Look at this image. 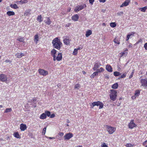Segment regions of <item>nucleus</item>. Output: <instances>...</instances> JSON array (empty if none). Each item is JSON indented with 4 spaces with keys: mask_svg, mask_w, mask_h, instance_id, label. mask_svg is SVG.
I'll return each instance as SVG.
<instances>
[{
    "mask_svg": "<svg viewBox=\"0 0 147 147\" xmlns=\"http://www.w3.org/2000/svg\"><path fill=\"white\" fill-rule=\"evenodd\" d=\"M77 50V51H78V50H80L81 49H82V48H81L80 47H78V48L77 49H76Z\"/></svg>",
    "mask_w": 147,
    "mask_h": 147,
    "instance_id": "obj_62",
    "label": "nucleus"
},
{
    "mask_svg": "<svg viewBox=\"0 0 147 147\" xmlns=\"http://www.w3.org/2000/svg\"><path fill=\"white\" fill-rule=\"evenodd\" d=\"M52 44L54 48L59 50L62 46V43L60 41L58 37H56L52 41Z\"/></svg>",
    "mask_w": 147,
    "mask_h": 147,
    "instance_id": "obj_1",
    "label": "nucleus"
},
{
    "mask_svg": "<svg viewBox=\"0 0 147 147\" xmlns=\"http://www.w3.org/2000/svg\"><path fill=\"white\" fill-rule=\"evenodd\" d=\"M46 114L45 113H43L40 116V118L41 119H44L46 118Z\"/></svg>",
    "mask_w": 147,
    "mask_h": 147,
    "instance_id": "obj_25",
    "label": "nucleus"
},
{
    "mask_svg": "<svg viewBox=\"0 0 147 147\" xmlns=\"http://www.w3.org/2000/svg\"><path fill=\"white\" fill-rule=\"evenodd\" d=\"M62 59V54L61 53H59L57 57L56 58V59L58 61H60Z\"/></svg>",
    "mask_w": 147,
    "mask_h": 147,
    "instance_id": "obj_17",
    "label": "nucleus"
},
{
    "mask_svg": "<svg viewBox=\"0 0 147 147\" xmlns=\"http://www.w3.org/2000/svg\"><path fill=\"white\" fill-rule=\"evenodd\" d=\"M5 62H6V63H8L9 62H11V61H10V60H6L5 61Z\"/></svg>",
    "mask_w": 147,
    "mask_h": 147,
    "instance_id": "obj_60",
    "label": "nucleus"
},
{
    "mask_svg": "<svg viewBox=\"0 0 147 147\" xmlns=\"http://www.w3.org/2000/svg\"><path fill=\"white\" fill-rule=\"evenodd\" d=\"M105 78L106 79H109V76L108 75H106L105 76Z\"/></svg>",
    "mask_w": 147,
    "mask_h": 147,
    "instance_id": "obj_59",
    "label": "nucleus"
},
{
    "mask_svg": "<svg viewBox=\"0 0 147 147\" xmlns=\"http://www.w3.org/2000/svg\"><path fill=\"white\" fill-rule=\"evenodd\" d=\"M45 113L46 114V116H48V117H49L51 115V112L48 111H45Z\"/></svg>",
    "mask_w": 147,
    "mask_h": 147,
    "instance_id": "obj_36",
    "label": "nucleus"
},
{
    "mask_svg": "<svg viewBox=\"0 0 147 147\" xmlns=\"http://www.w3.org/2000/svg\"><path fill=\"white\" fill-rule=\"evenodd\" d=\"M86 7V4H84L83 5H78L75 8L74 11L75 12H77Z\"/></svg>",
    "mask_w": 147,
    "mask_h": 147,
    "instance_id": "obj_5",
    "label": "nucleus"
},
{
    "mask_svg": "<svg viewBox=\"0 0 147 147\" xmlns=\"http://www.w3.org/2000/svg\"><path fill=\"white\" fill-rule=\"evenodd\" d=\"M118 87V84L117 83L113 84L112 86V88L113 89H117Z\"/></svg>",
    "mask_w": 147,
    "mask_h": 147,
    "instance_id": "obj_28",
    "label": "nucleus"
},
{
    "mask_svg": "<svg viewBox=\"0 0 147 147\" xmlns=\"http://www.w3.org/2000/svg\"><path fill=\"white\" fill-rule=\"evenodd\" d=\"M15 56L18 58H20L24 56L23 54L22 53H17L15 55Z\"/></svg>",
    "mask_w": 147,
    "mask_h": 147,
    "instance_id": "obj_23",
    "label": "nucleus"
},
{
    "mask_svg": "<svg viewBox=\"0 0 147 147\" xmlns=\"http://www.w3.org/2000/svg\"><path fill=\"white\" fill-rule=\"evenodd\" d=\"M144 47L146 50H147V43L145 44L144 45Z\"/></svg>",
    "mask_w": 147,
    "mask_h": 147,
    "instance_id": "obj_51",
    "label": "nucleus"
},
{
    "mask_svg": "<svg viewBox=\"0 0 147 147\" xmlns=\"http://www.w3.org/2000/svg\"><path fill=\"white\" fill-rule=\"evenodd\" d=\"M78 53L77 50L76 49H74V51L73 53V55H77Z\"/></svg>",
    "mask_w": 147,
    "mask_h": 147,
    "instance_id": "obj_39",
    "label": "nucleus"
},
{
    "mask_svg": "<svg viewBox=\"0 0 147 147\" xmlns=\"http://www.w3.org/2000/svg\"><path fill=\"white\" fill-rule=\"evenodd\" d=\"M134 70H133V71L131 73V74L130 75V76H129V79H130V78H131L133 76V74L134 73Z\"/></svg>",
    "mask_w": 147,
    "mask_h": 147,
    "instance_id": "obj_47",
    "label": "nucleus"
},
{
    "mask_svg": "<svg viewBox=\"0 0 147 147\" xmlns=\"http://www.w3.org/2000/svg\"><path fill=\"white\" fill-rule=\"evenodd\" d=\"M101 147H108V146L106 143H103L101 145Z\"/></svg>",
    "mask_w": 147,
    "mask_h": 147,
    "instance_id": "obj_42",
    "label": "nucleus"
},
{
    "mask_svg": "<svg viewBox=\"0 0 147 147\" xmlns=\"http://www.w3.org/2000/svg\"><path fill=\"white\" fill-rule=\"evenodd\" d=\"M128 126L129 128L130 129H132L134 127H136V125L134 123V120H131L130 123H129Z\"/></svg>",
    "mask_w": 147,
    "mask_h": 147,
    "instance_id": "obj_10",
    "label": "nucleus"
},
{
    "mask_svg": "<svg viewBox=\"0 0 147 147\" xmlns=\"http://www.w3.org/2000/svg\"><path fill=\"white\" fill-rule=\"evenodd\" d=\"M57 86L59 87V86H61V84H58L57 85Z\"/></svg>",
    "mask_w": 147,
    "mask_h": 147,
    "instance_id": "obj_63",
    "label": "nucleus"
},
{
    "mask_svg": "<svg viewBox=\"0 0 147 147\" xmlns=\"http://www.w3.org/2000/svg\"><path fill=\"white\" fill-rule=\"evenodd\" d=\"M126 74H123V75H121L120 77L118 78V79H120L121 78H124L126 77Z\"/></svg>",
    "mask_w": 147,
    "mask_h": 147,
    "instance_id": "obj_46",
    "label": "nucleus"
},
{
    "mask_svg": "<svg viewBox=\"0 0 147 147\" xmlns=\"http://www.w3.org/2000/svg\"><path fill=\"white\" fill-rule=\"evenodd\" d=\"M103 105L104 104L102 102L99 101L94 102L90 105L91 108H93V107L95 106H99V109L102 108L103 107Z\"/></svg>",
    "mask_w": 147,
    "mask_h": 147,
    "instance_id": "obj_2",
    "label": "nucleus"
},
{
    "mask_svg": "<svg viewBox=\"0 0 147 147\" xmlns=\"http://www.w3.org/2000/svg\"><path fill=\"white\" fill-rule=\"evenodd\" d=\"M37 20L39 22H41L42 20V17L41 15L38 16L37 17Z\"/></svg>",
    "mask_w": 147,
    "mask_h": 147,
    "instance_id": "obj_24",
    "label": "nucleus"
},
{
    "mask_svg": "<svg viewBox=\"0 0 147 147\" xmlns=\"http://www.w3.org/2000/svg\"><path fill=\"white\" fill-rule=\"evenodd\" d=\"M14 136L16 137V138H20L21 137L20 136L18 132H16L14 133L13 134Z\"/></svg>",
    "mask_w": 147,
    "mask_h": 147,
    "instance_id": "obj_21",
    "label": "nucleus"
},
{
    "mask_svg": "<svg viewBox=\"0 0 147 147\" xmlns=\"http://www.w3.org/2000/svg\"><path fill=\"white\" fill-rule=\"evenodd\" d=\"M79 18V16L77 14H75L71 17L72 20L75 22L78 21Z\"/></svg>",
    "mask_w": 147,
    "mask_h": 147,
    "instance_id": "obj_12",
    "label": "nucleus"
},
{
    "mask_svg": "<svg viewBox=\"0 0 147 147\" xmlns=\"http://www.w3.org/2000/svg\"><path fill=\"white\" fill-rule=\"evenodd\" d=\"M55 115L54 114H52L51 115H50V117L51 118H53L55 117Z\"/></svg>",
    "mask_w": 147,
    "mask_h": 147,
    "instance_id": "obj_49",
    "label": "nucleus"
},
{
    "mask_svg": "<svg viewBox=\"0 0 147 147\" xmlns=\"http://www.w3.org/2000/svg\"><path fill=\"white\" fill-rule=\"evenodd\" d=\"M7 80V77L6 75L3 74H0V81L4 82Z\"/></svg>",
    "mask_w": 147,
    "mask_h": 147,
    "instance_id": "obj_6",
    "label": "nucleus"
},
{
    "mask_svg": "<svg viewBox=\"0 0 147 147\" xmlns=\"http://www.w3.org/2000/svg\"><path fill=\"white\" fill-rule=\"evenodd\" d=\"M104 70V69L102 67H101L100 69H97L96 71L98 72V73H100L101 72H103Z\"/></svg>",
    "mask_w": 147,
    "mask_h": 147,
    "instance_id": "obj_33",
    "label": "nucleus"
},
{
    "mask_svg": "<svg viewBox=\"0 0 147 147\" xmlns=\"http://www.w3.org/2000/svg\"><path fill=\"white\" fill-rule=\"evenodd\" d=\"M71 9L70 7H68L67 9V11L68 12H70Z\"/></svg>",
    "mask_w": 147,
    "mask_h": 147,
    "instance_id": "obj_58",
    "label": "nucleus"
},
{
    "mask_svg": "<svg viewBox=\"0 0 147 147\" xmlns=\"http://www.w3.org/2000/svg\"><path fill=\"white\" fill-rule=\"evenodd\" d=\"M117 37H116V38H115L114 40V42L115 43H117L118 44H119V42L118 40H117Z\"/></svg>",
    "mask_w": 147,
    "mask_h": 147,
    "instance_id": "obj_41",
    "label": "nucleus"
},
{
    "mask_svg": "<svg viewBox=\"0 0 147 147\" xmlns=\"http://www.w3.org/2000/svg\"><path fill=\"white\" fill-rule=\"evenodd\" d=\"M48 138L50 139H55V138H54V137H49Z\"/></svg>",
    "mask_w": 147,
    "mask_h": 147,
    "instance_id": "obj_61",
    "label": "nucleus"
},
{
    "mask_svg": "<svg viewBox=\"0 0 147 147\" xmlns=\"http://www.w3.org/2000/svg\"><path fill=\"white\" fill-rule=\"evenodd\" d=\"M98 74V72H95L90 77L91 78H94L95 76H97Z\"/></svg>",
    "mask_w": 147,
    "mask_h": 147,
    "instance_id": "obj_26",
    "label": "nucleus"
},
{
    "mask_svg": "<svg viewBox=\"0 0 147 147\" xmlns=\"http://www.w3.org/2000/svg\"><path fill=\"white\" fill-rule=\"evenodd\" d=\"M139 9L142 12H145L147 9V6H145L143 7L140 8Z\"/></svg>",
    "mask_w": 147,
    "mask_h": 147,
    "instance_id": "obj_19",
    "label": "nucleus"
},
{
    "mask_svg": "<svg viewBox=\"0 0 147 147\" xmlns=\"http://www.w3.org/2000/svg\"><path fill=\"white\" fill-rule=\"evenodd\" d=\"M123 14V11H121L117 13V14L119 15H121L122 14Z\"/></svg>",
    "mask_w": 147,
    "mask_h": 147,
    "instance_id": "obj_55",
    "label": "nucleus"
},
{
    "mask_svg": "<svg viewBox=\"0 0 147 147\" xmlns=\"http://www.w3.org/2000/svg\"><path fill=\"white\" fill-rule=\"evenodd\" d=\"M110 26L112 28H114L116 26V24L115 22H112L110 24Z\"/></svg>",
    "mask_w": 147,
    "mask_h": 147,
    "instance_id": "obj_30",
    "label": "nucleus"
},
{
    "mask_svg": "<svg viewBox=\"0 0 147 147\" xmlns=\"http://www.w3.org/2000/svg\"><path fill=\"white\" fill-rule=\"evenodd\" d=\"M135 34V32H132L130 33H129V34H128L127 37H130V36L131 35H132Z\"/></svg>",
    "mask_w": 147,
    "mask_h": 147,
    "instance_id": "obj_44",
    "label": "nucleus"
},
{
    "mask_svg": "<svg viewBox=\"0 0 147 147\" xmlns=\"http://www.w3.org/2000/svg\"><path fill=\"white\" fill-rule=\"evenodd\" d=\"M106 1V0H99V1L100 2L104 3Z\"/></svg>",
    "mask_w": 147,
    "mask_h": 147,
    "instance_id": "obj_53",
    "label": "nucleus"
},
{
    "mask_svg": "<svg viewBox=\"0 0 147 147\" xmlns=\"http://www.w3.org/2000/svg\"><path fill=\"white\" fill-rule=\"evenodd\" d=\"M121 75V73L118 71L114 72V75L115 76H118Z\"/></svg>",
    "mask_w": 147,
    "mask_h": 147,
    "instance_id": "obj_29",
    "label": "nucleus"
},
{
    "mask_svg": "<svg viewBox=\"0 0 147 147\" xmlns=\"http://www.w3.org/2000/svg\"><path fill=\"white\" fill-rule=\"evenodd\" d=\"M106 69L109 72H112L113 71L111 67L109 65H107L106 66Z\"/></svg>",
    "mask_w": 147,
    "mask_h": 147,
    "instance_id": "obj_15",
    "label": "nucleus"
},
{
    "mask_svg": "<svg viewBox=\"0 0 147 147\" xmlns=\"http://www.w3.org/2000/svg\"><path fill=\"white\" fill-rule=\"evenodd\" d=\"M116 128L113 127L106 125V130L110 134H113L116 131Z\"/></svg>",
    "mask_w": 147,
    "mask_h": 147,
    "instance_id": "obj_3",
    "label": "nucleus"
},
{
    "mask_svg": "<svg viewBox=\"0 0 147 147\" xmlns=\"http://www.w3.org/2000/svg\"><path fill=\"white\" fill-rule=\"evenodd\" d=\"M140 94V91L139 90H137L136 91L135 95L136 96V97H138V96Z\"/></svg>",
    "mask_w": 147,
    "mask_h": 147,
    "instance_id": "obj_35",
    "label": "nucleus"
},
{
    "mask_svg": "<svg viewBox=\"0 0 147 147\" xmlns=\"http://www.w3.org/2000/svg\"><path fill=\"white\" fill-rule=\"evenodd\" d=\"M46 20L45 21V22L46 24L49 25L52 22L49 17H46Z\"/></svg>",
    "mask_w": 147,
    "mask_h": 147,
    "instance_id": "obj_14",
    "label": "nucleus"
},
{
    "mask_svg": "<svg viewBox=\"0 0 147 147\" xmlns=\"http://www.w3.org/2000/svg\"><path fill=\"white\" fill-rule=\"evenodd\" d=\"M20 2L22 4L26 3L28 2V0H21Z\"/></svg>",
    "mask_w": 147,
    "mask_h": 147,
    "instance_id": "obj_38",
    "label": "nucleus"
},
{
    "mask_svg": "<svg viewBox=\"0 0 147 147\" xmlns=\"http://www.w3.org/2000/svg\"><path fill=\"white\" fill-rule=\"evenodd\" d=\"M92 33V31L90 30H88L86 32V37H88Z\"/></svg>",
    "mask_w": 147,
    "mask_h": 147,
    "instance_id": "obj_22",
    "label": "nucleus"
},
{
    "mask_svg": "<svg viewBox=\"0 0 147 147\" xmlns=\"http://www.w3.org/2000/svg\"><path fill=\"white\" fill-rule=\"evenodd\" d=\"M121 57L125 55H126L127 54V52L125 51H123L122 53H121Z\"/></svg>",
    "mask_w": 147,
    "mask_h": 147,
    "instance_id": "obj_37",
    "label": "nucleus"
},
{
    "mask_svg": "<svg viewBox=\"0 0 147 147\" xmlns=\"http://www.w3.org/2000/svg\"><path fill=\"white\" fill-rule=\"evenodd\" d=\"M80 87V85L78 84H76L75 86V89H79Z\"/></svg>",
    "mask_w": 147,
    "mask_h": 147,
    "instance_id": "obj_40",
    "label": "nucleus"
},
{
    "mask_svg": "<svg viewBox=\"0 0 147 147\" xmlns=\"http://www.w3.org/2000/svg\"><path fill=\"white\" fill-rule=\"evenodd\" d=\"M63 134H64L63 132L59 133V136H60L61 137L63 136Z\"/></svg>",
    "mask_w": 147,
    "mask_h": 147,
    "instance_id": "obj_52",
    "label": "nucleus"
},
{
    "mask_svg": "<svg viewBox=\"0 0 147 147\" xmlns=\"http://www.w3.org/2000/svg\"><path fill=\"white\" fill-rule=\"evenodd\" d=\"M29 12H26L24 13V15L27 16L29 14Z\"/></svg>",
    "mask_w": 147,
    "mask_h": 147,
    "instance_id": "obj_56",
    "label": "nucleus"
},
{
    "mask_svg": "<svg viewBox=\"0 0 147 147\" xmlns=\"http://www.w3.org/2000/svg\"><path fill=\"white\" fill-rule=\"evenodd\" d=\"M20 128L21 131H24L27 128L26 125L23 124H21L20 125Z\"/></svg>",
    "mask_w": 147,
    "mask_h": 147,
    "instance_id": "obj_13",
    "label": "nucleus"
},
{
    "mask_svg": "<svg viewBox=\"0 0 147 147\" xmlns=\"http://www.w3.org/2000/svg\"><path fill=\"white\" fill-rule=\"evenodd\" d=\"M12 111V109L11 108L6 109L4 112L5 113H7L11 112Z\"/></svg>",
    "mask_w": 147,
    "mask_h": 147,
    "instance_id": "obj_32",
    "label": "nucleus"
},
{
    "mask_svg": "<svg viewBox=\"0 0 147 147\" xmlns=\"http://www.w3.org/2000/svg\"><path fill=\"white\" fill-rule=\"evenodd\" d=\"M56 51L55 49H53L51 51V54L52 56L53 55H55L56 53Z\"/></svg>",
    "mask_w": 147,
    "mask_h": 147,
    "instance_id": "obj_27",
    "label": "nucleus"
},
{
    "mask_svg": "<svg viewBox=\"0 0 147 147\" xmlns=\"http://www.w3.org/2000/svg\"><path fill=\"white\" fill-rule=\"evenodd\" d=\"M130 2V0H126L120 6L121 7H123L124 6H126L128 5Z\"/></svg>",
    "mask_w": 147,
    "mask_h": 147,
    "instance_id": "obj_9",
    "label": "nucleus"
},
{
    "mask_svg": "<svg viewBox=\"0 0 147 147\" xmlns=\"http://www.w3.org/2000/svg\"><path fill=\"white\" fill-rule=\"evenodd\" d=\"M69 41L70 40L68 38H66V39H65L63 40L64 43L66 45L69 44Z\"/></svg>",
    "mask_w": 147,
    "mask_h": 147,
    "instance_id": "obj_20",
    "label": "nucleus"
},
{
    "mask_svg": "<svg viewBox=\"0 0 147 147\" xmlns=\"http://www.w3.org/2000/svg\"><path fill=\"white\" fill-rule=\"evenodd\" d=\"M10 7L12 8H13L14 9H17L18 8V7L17 5L16 4H14L13 5H10Z\"/></svg>",
    "mask_w": 147,
    "mask_h": 147,
    "instance_id": "obj_31",
    "label": "nucleus"
},
{
    "mask_svg": "<svg viewBox=\"0 0 147 147\" xmlns=\"http://www.w3.org/2000/svg\"><path fill=\"white\" fill-rule=\"evenodd\" d=\"M24 37H18L17 40L20 42H24Z\"/></svg>",
    "mask_w": 147,
    "mask_h": 147,
    "instance_id": "obj_34",
    "label": "nucleus"
},
{
    "mask_svg": "<svg viewBox=\"0 0 147 147\" xmlns=\"http://www.w3.org/2000/svg\"><path fill=\"white\" fill-rule=\"evenodd\" d=\"M136 96L135 95L131 97V98L132 99H135L136 98Z\"/></svg>",
    "mask_w": 147,
    "mask_h": 147,
    "instance_id": "obj_54",
    "label": "nucleus"
},
{
    "mask_svg": "<svg viewBox=\"0 0 147 147\" xmlns=\"http://www.w3.org/2000/svg\"><path fill=\"white\" fill-rule=\"evenodd\" d=\"M111 93L110 94V98L113 101L115 100L116 99V97L117 96V92L116 91L113 90H111Z\"/></svg>",
    "mask_w": 147,
    "mask_h": 147,
    "instance_id": "obj_4",
    "label": "nucleus"
},
{
    "mask_svg": "<svg viewBox=\"0 0 147 147\" xmlns=\"http://www.w3.org/2000/svg\"><path fill=\"white\" fill-rule=\"evenodd\" d=\"M100 65H101V64L100 63H96L94 65V67L93 68V69L94 70V71L96 70L97 71V70L98 69H97L99 67H100Z\"/></svg>",
    "mask_w": 147,
    "mask_h": 147,
    "instance_id": "obj_16",
    "label": "nucleus"
},
{
    "mask_svg": "<svg viewBox=\"0 0 147 147\" xmlns=\"http://www.w3.org/2000/svg\"><path fill=\"white\" fill-rule=\"evenodd\" d=\"M38 71L40 74L43 76H46L48 74L47 71L43 69H39Z\"/></svg>",
    "mask_w": 147,
    "mask_h": 147,
    "instance_id": "obj_7",
    "label": "nucleus"
},
{
    "mask_svg": "<svg viewBox=\"0 0 147 147\" xmlns=\"http://www.w3.org/2000/svg\"><path fill=\"white\" fill-rule=\"evenodd\" d=\"M133 146V145L130 144H126V146L127 147H132Z\"/></svg>",
    "mask_w": 147,
    "mask_h": 147,
    "instance_id": "obj_48",
    "label": "nucleus"
},
{
    "mask_svg": "<svg viewBox=\"0 0 147 147\" xmlns=\"http://www.w3.org/2000/svg\"><path fill=\"white\" fill-rule=\"evenodd\" d=\"M94 0H89L90 3L92 5Z\"/></svg>",
    "mask_w": 147,
    "mask_h": 147,
    "instance_id": "obj_50",
    "label": "nucleus"
},
{
    "mask_svg": "<svg viewBox=\"0 0 147 147\" xmlns=\"http://www.w3.org/2000/svg\"><path fill=\"white\" fill-rule=\"evenodd\" d=\"M102 25L103 26H106V24L105 23H102Z\"/></svg>",
    "mask_w": 147,
    "mask_h": 147,
    "instance_id": "obj_64",
    "label": "nucleus"
},
{
    "mask_svg": "<svg viewBox=\"0 0 147 147\" xmlns=\"http://www.w3.org/2000/svg\"><path fill=\"white\" fill-rule=\"evenodd\" d=\"M53 57V60L54 61H55L56 60V58H55V55H53V56H52Z\"/></svg>",
    "mask_w": 147,
    "mask_h": 147,
    "instance_id": "obj_57",
    "label": "nucleus"
},
{
    "mask_svg": "<svg viewBox=\"0 0 147 147\" xmlns=\"http://www.w3.org/2000/svg\"><path fill=\"white\" fill-rule=\"evenodd\" d=\"M39 39V37H34V41L36 42V44L37 43V41H38Z\"/></svg>",
    "mask_w": 147,
    "mask_h": 147,
    "instance_id": "obj_45",
    "label": "nucleus"
},
{
    "mask_svg": "<svg viewBox=\"0 0 147 147\" xmlns=\"http://www.w3.org/2000/svg\"><path fill=\"white\" fill-rule=\"evenodd\" d=\"M7 14L9 16H13L15 15V13L13 11H9L7 12Z\"/></svg>",
    "mask_w": 147,
    "mask_h": 147,
    "instance_id": "obj_18",
    "label": "nucleus"
},
{
    "mask_svg": "<svg viewBox=\"0 0 147 147\" xmlns=\"http://www.w3.org/2000/svg\"><path fill=\"white\" fill-rule=\"evenodd\" d=\"M141 82L142 86H147V79H141Z\"/></svg>",
    "mask_w": 147,
    "mask_h": 147,
    "instance_id": "obj_11",
    "label": "nucleus"
},
{
    "mask_svg": "<svg viewBox=\"0 0 147 147\" xmlns=\"http://www.w3.org/2000/svg\"><path fill=\"white\" fill-rule=\"evenodd\" d=\"M73 136V134L72 133H69L65 134L64 138L65 140H69Z\"/></svg>",
    "mask_w": 147,
    "mask_h": 147,
    "instance_id": "obj_8",
    "label": "nucleus"
},
{
    "mask_svg": "<svg viewBox=\"0 0 147 147\" xmlns=\"http://www.w3.org/2000/svg\"><path fill=\"white\" fill-rule=\"evenodd\" d=\"M46 130V127H44L43 129V131L42 132V135H44L45 134Z\"/></svg>",
    "mask_w": 147,
    "mask_h": 147,
    "instance_id": "obj_43",
    "label": "nucleus"
}]
</instances>
